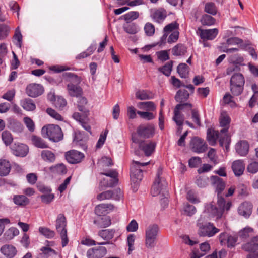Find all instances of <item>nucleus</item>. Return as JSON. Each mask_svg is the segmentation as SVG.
<instances>
[{
    "label": "nucleus",
    "mask_w": 258,
    "mask_h": 258,
    "mask_svg": "<svg viewBox=\"0 0 258 258\" xmlns=\"http://www.w3.org/2000/svg\"><path fill=\"white\" fill-rule=\"evenodd\" d=\"M218 208L216 207L212 203L207 204L205 206V213H207L210 216H215L217 219L221 218L225 211H228L232 206V202H225L224 198L218 195L217 202Z\"/></svg>",
    "instance_id": "1"
},
{
    "label": "nucleus",
    "mask_w": 258,
    "mask_h": 258,
    "mask_svg": "<svg viewBox=\"0 0 258 258\" xmlns=\"http://www.w3.org/2000/svg\"><path fill=\"white\" fill-rule=\"evenodd\" d=\"M196 225L198 227V234L200 237H212L220 231L213 223L207 221L206 216L204 215H201L198 218Z\"/></svg>",
    "instance_id": "2"
},
{
    "label": "nucleus",
    "mask_w": 258,
    "mask_h": 258,
    "mask_svg": "<svg viewBox=\"0 0 258 258\" xmlns=\"http://www.w3.org/2000/svg\"><path fill=\"white\" fill-rule=\"evenodd\" d=\"M159 231V227L157 224L151 223L146 226L144 243L147 249H152L154 248Z\"/></svg>",
    "instance_id": "3"
},
{
    "label": "nucleus",
    "mask_w": 258,
    "mask_h": 258,
    "mask_svg": "<svg viewBox=\"0 0 258 258\" xmlns=\"http://www.w3.org/2000/svg\"><path fill=\"white\" fill-rule=\"evenodd\" d=\"M149 163V162H140L138 161H133L131 167L130 176L131 184L136 190L137 189L139 182L142 179V172L144 170L145 167Z\"/></svg>",
    "instance_id": "4"
},
{
    "label": "nucleus",
    "mask_w": 258,
    "mask_h": 258,
    "mask_svg": "<svg viewBox=\"0 0 258 258\" xmlns=\"http://www.w3.org/2000/svg\"><path fill=\"white\" fill-rule=\"evenodd\" d=\"M42 134L50 141L57 142L63 139V135L61 128L57 125L48 124L42 127Z\"/></svg>",
    "instance_id": "5"
},
{
    "label": "nucleus",
    "mask_w": 258,
    "mask_h": 258,
    "mask_svg": "<svg viewBox=\"0 0 258 258\" xmlns=\"http://www.w3.org/2000/svg\"><path fill=\"white\" fill-rule=\"evenodd\" d=\"M227 131V127L221 129L220 133L213 129H208L207 133V139L209 144L213 146L216 144L217 139H219L220 145L223 146L228 140Z\"/></svg>",
    "instance_id": "6"
},
{
    "label": "nucleus",
    "mask_w": 258,
    "mask_h": 258,
    "mask_svg": "<svg viewBox=\"0 0 258 258\" xmlns=\"http://www.w3.org/2000/svg\"><path fill=\"white\" fill-rule=\"evenodd\" d=\"M162 174V168L159 167L157 170L156 178L151 188V193L153 196H157L160 194L165 195L166 192L167 183L163 177Z\"/></svg>",
    "instance_id": "7"
},
{
    "label": "nucleus",
    "mask_w": 258,
    "mask_h": 258,
    "mask_svg": "<svg viewBox=\"0 0 258 258\" xmlns=\"http://www.w3.org/2000/svg\"><path fill=\"white\" fill-rule=\"evenodd\" d=\"M78 108L79 110L84 113V115H81L79 113L75 112L73 114V117L76 120L79 122L82 127L91 133V127L88 123V118L87 115V109L84 107L83 105H86L87 103V99L85 98L81 97L79 98L78 102Z\"/></svg>",
    "instance_id": "8"
},
{
    "label": "nucleus",
    "mask_w": 258,
    "mask_h": 258,
    "mask_svg": "<svg viewBox=\"0 0 258 258\" xmlns=\"http://www.w3.org/2000/svg\"><path fill=\"white\" fill-rule=\"evenodd\" d=\"M245 80L240 73L233 75L230 80V91L234 96L239 95L243 91Z\"/></svg>",
    "instance_id": "9"
},
{
    "label": "nucleus",
    "mask_w": 258,
    "mask_h": 258,
    "mask_svg": "<svg viewBox=\"0 0 258 258\" xmlns=\"http://www.w3.org/2000/svg\"><path fill=\"white\" fill-rule=\"evenodd\" d=\"M67 221L63 214H59L56 220L55 227L57 231L59 233L61 239L62 246H66L69 242L67 237V231L66 229Z\"/></svg>",
    "instance_id": "10"
},
{
    "label": "nucleus",
    "mask_w": 258,
    "mask_h": 258,
    "mask_svg": "<svg viewBox=\"0 0 258 258\" xmlns=\"http://www.w3.org/2000/svg\"><path fill=\"white\" fill-rule=\"evenodd\" d=\"M218 239L221 245H227L229 248L234 247L241 242L238 235H232L226 232L221 233Z\"/></svg>",
    "instance_id": "11"
},
{
    "label": "nucleus",
    "mask_w": 258,
    "mask_h": 258,
    "mask_svg": "<svg viewBox=\"0 0 258 258\" xmlns=\"http://www.w3.org/2000/svg\"><path fill=\"white\" fill-rule=\"evenodd\" d=\"M192 105L190 103H183L177 104L174 109V115L173 117L174 121L175 122L177 125L178 126V131L181 133L182 130V126L184 120V115L180 113V110L184 109L186 108L191 109Z\"/></svg>",
    "instance_id": "12"
},
{
    "label": "nucleus",
    "mask_w": 258,
    "mask_h": 258,
    "mask_svg": "<svg viewBox=\"0 0 258 258\" xmlns=\"http://www.w3.org/2000/svg\"><path fill=\"white\" fill-rule=\"evenodd\" d=\"M190 147L194 152L198 153H203L207 149V145L204 140L197 137L191 139Z\"/></svg>",
    "instance_id": "13"
},
{
    "label": "nucleus",
    "mask_w": 258,
    "mask_h": 258,
    "mask_svg": "<svg viewBox=\"0 0 258 258\" xmlns=\"http://www.w3.org/2000/svg\"><path fill=\"white\" fill-rule=\"evenodd\" d=\"M219 32L217 28L203 29L199 28L197 33L200 38L204 41L212 40L214 39Z\"/></svg>",
    "instance_id": "14"
},
{
    "label": "nucleus",
    "mask_w": 258,
    "mask_h": 258,
    "mask_svg": "<svg viewBox=\"0 0 258 258\" xmlns=\"http://www.w3.org/2000/svg\"><path fill=\"white\" fill-rule=\"evenodd\" d=\"M67 161L71 164H77L81 162L84 158L83 153L75 150L69 151L65 153Z\"/></svg>",
    "instance_id": "15"
},
{
    "label": "nucleus",
    "mask_w": 258,
    "mask_h": 258,
    "mask_svg": "<svg viewBox=\"0 0 258 258\" xmlns=\"http://www.w3.org/2000/svg\"><path fill=\"white\" fill-rule=\"evenodd\" d=\"M12 153L21 157L26 156L29 152V147L25 144L20 143H15L11 147Z\"/></svg>",
    "instance_id": "16"
},
{
    "label": "nucleus",
    "mask_w": 258,
    "mask_h": 258,
    "mask_svg": "<svg viewBox=\"0 0 258 258\" xmlns=\"http://www.w3.org/2000/svg\"><path fill=\"white\" fill-rule=\"evenodd\" d=\"M101 174L106 176L107 178H110V182L107 183L105 182L106 179H103V180L100 182L101 186L111 187L115 185L118 181V179L117 178L118 173L115 170H109L102 172Z\"/></svg>",
    "instance_id": "17"
},
{
    "label": "nucleus",
    "mask_w": 258,
    "mask_h": 258,
    "mask_svg": "<svg viewBox=\"0 0 258 258\" xmlns=\"http://www.w3.org/2000/svg\"><path fill=\"white\" fill-rule=\"evenodd\" d=\"M137 133L142 137H152L155 133L154 126L151 124L141 125L137 129Z\"/></svg>",
    "instance_id": "18"
},
{
    "label": "nucleus",
    "mask_w": 258,
    "mask_h": 258,
    "mask_svg": "<svg viewBox=\"0 0 258 258\" xmlns=\"http://www.w3.org/2000/svg\"><path fill=\"white\" fill-rule=\"evenodd\" d=\"M26 93L30 97H36L41 95L43 92L42 86L36 83L28 85L26 89Z\"/></svg>",
    "instance_id": "19"
},
{
    "label": "nucleus",
    "mask_w": 258,
    "mask_h": 258,
    "mask_svg": "<svg viewBox=\"0 0 258 258\" xmlns=\"http://www.w3.org/2000/svg\"><path fill=\"white\" fill-rule=\"evenodd\" d=\"M106 252V249L104 247H93L88 250L87 256L88 258H101Z\"/></svg>",
    "instance_id": "20"
},
{
    "label": "nucleus",
    "mask_w": 258,
    "mask_h": 258,
    "mask_svg": "<svg viewBox=\"0 0 258 258\" xmlns=\"http://www.w3.org/2000/svg\"><path fill=\"white\" fill-rule=\"evenodd\" d=\"M166 16L167 12L164 9L160 8L151 11V17L156 23H162Z\"/></svg>",
    "instance_id": "21"
},
{
    "label": "nucleus",
    "mask_w": 258,
    "mask_h": 258,
    "mask_svg": "<svg viewBox=\"0 0 258 258\" xmlns=\"http://www.w3.org/2000/svg\"><path fill=\"white\" fill-rule=\"evenodd\" d=\"M252 205L251 203L245 201L241 203L238 207V214L245 218L248 217L252 213Z\"/></svg>",
    "instance_id": "22"
},
{
    "label": "nucleus",
    "mask_w": 258,
    "mask_h": 258,
    "mask_svg": "<svg viewBox=\"0 0 258 258\" xmlns=\"http://www.w3.org/2000/svg\"><path fill=\"white\" fill-rule=\"evenodd\" d=\"M200 250L198 249H194L191 254V258H201L205 255L210 250V244L205 242L200 244Z\"/></svg>",
    "instance_id": "23"
},
{
    "label": "nucleus",
    "mask_w": 258,
    "mask_h": 258,
    "mask_svg": "<svg viewBox=\"0 0 258 258\" xmlns=\"http://www.w3.org/2000/svg\"><path fill=\"white\" fill-rule=\"evenodd\" d=\"M156 146L155 142L148 141L141 143L139 147L146 156H149L154 152Z\"/></svg>",
    "instance_id": "24"
},
{
    "label": "nucleus",
    "mask_w": 258,
    "mask_h": 258,
    "mask_svg": "<svg viewBox=\"0 0 258 258\" xmlns=\"http://www.w3.org/2000/svg\"><path fill=\"white\" fill-rule=\"evenodd\" d=\"M211 182L212 185L215 188L218 195H219L225 188V184L223 179L217 176H212L211 177Z\"/></svg>",
    "instance_id": "25"
},
{
    "label": "nucleus",
    "mask_w": 258,
    "mask_h": 258,
    "mask_svg": "<svg viewBox=\"0 0 258 258\" xmlns=\"http://www.w3.org/2000/svg\"><path fill=\"white\" fill-rule=\"evenodd\" d=\"M232 170L236 176L241 175L245 170V164L242 160H237L232 164Z\"/></svg>",
    "instance_id": "26"
},
{
    "label": "nucleus",
    "mask_w": 258,
    "mask_h": 258,
    "mask_svg": "<svg viewBox=\"0 0 258 258\" xmlns=\"http://www.w3.org/2000/svg\"><path fill=\"white\" fill-rule=\"evenodd\" d=\"M0 251L7 258H13L17 253V249L12 245H4L1 248Z\"/></svg>",
    "instance_id": "27"
},
{
    "label": "nucleus",
    "mask_w": 258,
    "mask_h": 258,
    "mask_svg": "<svg viewBox=\"0 0 258 258\" xmlns=\"http://www.w3.org/2000/svg\"><path fill=\"white\" fill-rule=\"evenodd\" d=\"M249 144L247 141H240L237 143L235 146L236 152L241 156H245L249 151Z\"/></svg>",
    "instance_id": "28"
},
{
    "label": "nucleus",
    "mask_w": 258,
    "mask_h": 258,
    "mask_svg": "<svg viewBox=\"0 0 258 258\" xmlns=\"http://www.w3.org/2000/svg\"><path fill=\"white\" fill-rule=\"evenodd\" d=\"M43 194L41 196L40 198L41 201L46 204H48L51 203L54 198V195L51 194V189L49 188H44L41 189Z\"/></svg>",
    "instance_id": "29"
},
{
    "label": "nucleus",
    "mask_w": 258,
    "mask_h": 258,
    "mask_svg": "<svg viewBox=\"0 0 258 258\" xmlns=\"http://www.w3.org/2000/svg\"><path fill=\"white\" fill-rule=\"evenodd\" d=\"M113 209V206L111 204H101L97 205L95 208V213L98 216H101L106 214L108 211L112 210Z\"/></svg>",
    "instance_id": "30"
},
{
    "label": "nucleus",
    "mask_w": 258,
    "mask_h": 258,
    "mask_svg": "<svg viewBox=\"0 0 258 258\" xmlns=\"http://www.w3.org/2000/svg\"><path fill=\"white\" fill-rule=\"evenodd\" d=\"M67 90L69 94L73 97H78L82 93V88L72 83H69L67 85Z\"/></svg>",
    "instance_id": "31"
},
{
    "label": "nucleus",
    "mask_w": 258,
    "mask_h": 258,
    "mask_svg": "<svg viewBox=\"0 0 258 258\" xmlns=\"http://www.w3.org/2000/svg\"><path fill=\"white\" fill-rule=\"evenodd\" d=\"M11 168V166L9 161L0 159V176H5L7 175Z\"/></svg>",
    "instance_id": "32"
},
{
    "label": "nucleus",
    "mask_w": 258,
    "mask_h": 258,
    "mask_svg": "<svg viewBox=\"0 0 258 258\" xmlns=\"http://www.w3.org/2000/svg\"><path fill=\"white\" fill-rule=\"evenodd\" d=\"M41 157L43 160L48 163L54 162L56 158L55 154L49 150H42Z\"/></svg>",
    "instance_id": "33"
},
{
    "label": "nucleus",
    "mask_w": 258,
    "mask_h": 258,
    "mask_svg": "<svg viewBox=\"0 0 258 258\" xmlns=\"http://www.w3.org/2000/svg\"><path fill=\"white\" fill-rule=\"evenodd\" d=\"M31 141L32 144L37 148L43 149L48 147V144L40 137L32 135Z\"/></svg>",
    "instance_id": "34"
},
{
    "label": "nucleus",
    "mask_w": 258,
    "mask_h": 258,
    "mask_svg": "<svg viewBox=\"0 0 258 258\" xmlns=\"http://www.w3.org/2000/svg\"><path fill=\"white\" fill-rule=\"evenodd\" d=\"M253 232V229L250 227L247 226L241 229L237 235L241 242L249 237Z\"/></svg>",
    "instance_id": "35"
},
{
    "label": "nucleus",
    "mask_w": 258,
    "mask_h": 258,
    "mask_svg": "<svg viewBox=\"0 0 258 258\" xmlns=\"http://www.w3.org/2000/svg\"><path fill=\"white\" fill-rule=\"evenodd\" d=\"M19 234V231L15 227H11L9 228L5 232L3 235V238L6 241L12 240L14 237L17 236Z\"/></svg>",
    "instance_id": "36"
},
{
    "label": "nucleus",
    "mask_w": 258,
    "mask_h": 258,
    "mask_svg": "<svg viewBox=\"0 0 258 258\" xmlns=\"http://www.w3.org/2000/svg\"><path fill=\"white\" fill-rule=\"evenodd\" d=\"M137 107L147 111H152L156 109V105L152 101L140 102L137 104Z\"/></svg>",
    "instance_id": "37"
},
{
    "label": "nucleus",
    "mask_w": 258,
    "mask_h": 258,
    "mask_svg": "<svg viewBox=\"0 0 258 258\" xmlns=\"http://www.w3.org/2000/svg\"><path fill=\"white\" fill-rule=\"evenodd\" d=\"M179 24L176 22H173L167 25L163 29L164 36L166 37L170 32H173L174 31H178Z\"/></svg>",
    "instance_id": "38"
},
{
    "label": "nucleus",
    "mask_w": 258,
    "mask_h": 258,
    "mask_svg": "<svg viewBox=\"0 0 258 258\" xmlns=\"http://www.w3.org/2000/svg\"><path fill=\"white\" fill-rule=\"evenodd\" d=\"M14 203L19 206H25L29 204V199L24 195H15L13 197Z\"/></svg>",
    "instance_id": "39"
},
{
    "label": "nucleus",
    "mask_w": 258,
    "mask_h": 258,
    "mask_svg": "<svg viewBox=\"0 0 258 258\" xmlns=\"http://www.w3.org/2000/svg\"><path fill=\"white\" fill-rule=\"evenodd\" d=\"M189 96L188 91L185 89L179 90L177 91L175 98L177 102H182L187 100Z\"/></svg>",
    "instance_id": "40"
},
{
    "label": "nucleus",
    "mask_w": 258,
    "mask_h": 258,
    "mask_svg": "<svg viewBox=\"0 0 258 258\" xmlns=\"http://www.w3.org/2000/svg\"><path fill=\"white\" fill-rule=\"evenodd\" d=\"M21 104L22 107L27 111H33L35 108V104L30 99H25L21 101Z\"/></svg>",
    "instance_id": "41"
},
{
    "label": "nucleus",
    "mask_w": 258,
    "mask_h": 258,
    "mask_svg": "<svg viewBox=\"0 0 258 258\" xmlns=\"http://www.w3.org/2000/svg\"><path fill=\"white\" fill-rule=\"evenodd\" d=\"M114 233L113 229H105L99 231V235L105 240H109L113 237Z\"/></svg>",
    "instance_id": "42"
},
{
    "label": "nucleus",
    "mask_w": 258,
    "mask_h": 258,
    "mask_svg": "<svg viewBox=\"0 0 258 258\" xmlns=\"http://www.w3.org/2000/svg\"><path fill=\"white\" fill-rule=\"evenodd\" d=\"M204 11L211 15H215L217 13V8L214 3L208 2L205 5Z\"/></svg>",
    "instance_id": "43"
},
{
    "label": "nucleus",
    "mask_w": 258,
    "mask_h": 258,
    "mask_svg": "<svg viewBox=\"0 0 258 258\" xmlns=\"http://www.w3.org/2000/svg\"><path fill=\"white\" fill-rule=\"evenodd\" d=\"M136 97L140 100H146L152 98L153 95L151 92L145 90H138L136 92Z\"/></svg>",
    "instance_id": "44"
},
{
    "label": "nucleus",
    "mask_w": 258,
    "mask_h": 258,
    "mask_svg": "<svg viewBox=\"0 0 258 258\" xmlns=\"http://www.w3.org/2000/svg\"><path fill=\"white\" fill-rule=\"evenodd\" d=\"M242 248L248 252H252L258 250V243L255 242L252 239L250 242L243 244Z\"/></svg>",
    "instance_id": "45"
},
{
    "label": "nucleus",
    "mask_w": 258,
    "mask_h": 258,
    "mask_svg": "<svg viewBox=\"0 0 258 258\" xmlns=\"http://www.w3.org/2000/svg\"><path fill=\"white\" fill-rule=\"evenodd\" d=\"M39 232L47 238H52L55 235V232L45 227H40Z\"/></svg>",
    "instance_id": "46"
},
{
    "label": "nucleus",
    "mask_w": 258,
    "mask_h": 258,
    "mask_svg": "<svg viewBox=\"0 0 258 258\" xmlns=\"http://www.w3.org/2000/svg\"><path fill=\"white\" fill-rule=\"evenodd\" d=\"M172 52L174 55H183L186 52V47L183 45L178 44L173 48Z\"/></svg>",
    "instance_id": "47"
},
{
    "label": "nucleus",
    "mask_w": 258,
    "mask_h": 258,
    "mask_svg": "<svg viewBox=\"0 0 258 258\" xmlns=\"http://www.w3.org/2000/svg\"><path fill=\"white\" fill-rule=\"evenodd\" d=\"M201 22L203 25L210 26L215 24L216 20L210 15L204 14L201 18Z\"/></svg>",
    "instance_id": "48"
},
{
    "label": "nucleus",
    "mask_w": 258,
    "mask_h": 258,
    "mask_svg": "<svg viewBox=\"0 0 258 258\" xmlns=\"http://www.w3.org/2000/svg\"><path fill=\"white\" fill-rule=\"evenodd\" d=\"M177 72L181 78H185L189 72V68L185 63H180L177 67Z\"/></svg>",
    "instance_id": "49"
},
{
    "label": "nucleus",
    "mask_w": 258,
    "mask_h": 258,
    "mask_svg": "<svg viewBox=\"0 0 258 258\" xmlns=\"http://www.w3.org/2000/svg\"><path fill=\"white\" fill-rule=\"evenodd\" d=\"M221 126L226 127L230 122V118L226 112L222 111L219 118Z\"/></svg>",
    "instance_id": "50"
},
{
    "label": "nucleus",
    "mask_w": 258,
    "mask_h": 258,
    "mask_svg": "<svg viewBox=\"0 0 258 258\" xmlns=\"http://www.w3.org/2000/svg\"><path fill=\"white\" fill-rule=\"evenodd\" d=\"M2 138L3 141L7 146L10 145L13 140L11 133L7 131H5L2 133Z\"/></svg>",
    "instance_id": "51"
},
{
    "label": "nucleus",
    "mask_w": 258,
    "mask_h": 258,
    "mask_svg": "<svg viewBox=\"0 0 258 258\" xmlns=\"http://www.w3.org/2000/svg\"><path fill=\"white\" fill-rule=\"evenodd\" d=\"M247 171L251 174H255L258 172V161H251L247 166Z\"/></svg>",
    "instance_id": "52"
},
{
    "label": "nucleus",
    "mask_w": 258,
    "mask_h": 258,
    "mask_svg": "<svg viewBox=\"0 0 258 258\" xmlns=\"http://www.w3.org/2000/svg\"><path fill=\"white\" fill-rule=\"evenodd\" d=\"M190 109L191 110V118L192 119V121L197 126H200L201 119L198 111L196 109H192V108Z\"/></svg>",
    "instance_id": "53"
},
{
    "label": "nucleus",
    "mask_w": 258,
    "mask_h": 258,
    "mask_svg": "<svg viewBox=\"0 0 258 258\" xmlns=\"http://www.w3.org/2000/svg\"><path fill=\"white\" fill-rule=\"evenodd\" d=\"M50 170L53 172H55L58 174H65L67 172V168L65 165L63 164H57L54 166L50 168Z\"/></svg>",
    "instance_id": "54"
},
{
    "label": "nucleus",
    "mask_w": 258,
    "mask_h": 258,
    "mask_svg": "<svg viewBox=\"0 0 258 258\" xmlns=\"http://www.w3.org/2000/svg\"><path fill=\"white\" fill-rule=\"evenodd\" d=\"M113 192L111 190H108L103 192L97 196V199L99 201L108 200L112 198Z\"/></svg>",
    "instance_id": "55"
},
{
    "label": "nucleus",
    "mask_w": 258,
    "mask_h": 258,
    "mask_svg": "<svg viewBox=\"0 0 258 258\" xmlns=\"http://www.w3.org/2000/svg\"><path fill=\"white\" fill-rule=\"evenodd\" d=\"M40 251L43 253L46 257L48 258L50 256L57 254L56 252L54 249L49 246H43L40 248Z\"/></svg>",
    "instance_id": "56"
},
{
    "label": "nucleus",
    "mask_w": 258,
    "mask_h": 258,
    "mask_svg": "<svg viewBox=\"0 0 258 258\" xmlns=\"http://www.w3.org/2000/svg\"><path fill=\"white\" fill-rule=\"evenodd\" d=\"M137 114L140 115V116L144 119L150 120L154 119L155 117V115L152 112H149V111H138Z\"/></svg>",
    "instance_id": "57"
},
{
    "label": "nucleus",
    "mask_w": 258,
    "mask_h": 258,
    "mask_svg": "<svg viewBox=\"0 0 258 258\" xmlns=\"http://www.w3.org/2000/svg\"><path fill=\"white\" fill-rule=\"evenodd\" d=\"M172 64L171 62L166 63L165 66L159 68V71L167 76L170 75L172 70Z\"/></svg>",
    "instance_id": "58"
},
{
    "label": "nucleus",
    "mask_w": 258,
    "mask_h": 258,
    "mask_svg": "<svg viewBox=\"0 0 258 258\" xmlns=\"http://www.w3.org/2000/svg\"><path fill=\"white\" fill-rule=\"evenodd\" d=\"M46 112L53 118L61 121L63 120V118L60 114H59L58 112H57L54 109L48 108L46 109Z\"/></svg>",
    "instance_id": "59"
},
{
    "label": "nucleus",
    "mask_w": 258,
    "mask_h": 258,
    "mask_svg": "<svg viewBox=\"0 0 258 258\" xmlns=\"http://www.w3.org/2000/svg\"><path fill=\"white\" fill-rule=\"evenodd\" d=\"M144 31L147 36H151L155 33L154 26L151 23H147L144 26Z\"/></svg>",
    "instance_id": "60"
},
{
    "label": "nucleus",
    "mask_w": 258,
    "mask_h": 258,
    "mask_svg": "<svg viewBox=\"0 0 258 258\" xmlns=\"http://www.w3.org/2000/svg\"><path fill=\"white\" fill-rule=\"evenodd\" d=\"M230 61L233 63L243 65L244 58L239 54H235L230 56Z\"/></svg>",
    "instance_id": "61"
},
{
    "label": "nucleus",
    "mask_w": 258,
    "mask_h": 258,
    "mask_svg": "<svg viewBox=\"0 0 258 258\" xmlns=\"http://www.w3.org/2000/svg\"><path fill=\"white\" fill-rule=\"evenodd\" d=\"M53 103L56 108L62 109L66 105L67 102L64 98L60 97H57V99L54 100Z\"/></svg>",
    "instance_id": "62"
},
{
    "label": "nucleus",
    "mask_w": 258,
    "mask_h": 258,
    "mask_svg": "<svg viewBox=\"0 0 258 258\" xmlns=\"http://www.w3.org/2000/svg\"><path fill=\"white\" fill-rule=\"evenodd\" d=\"M123 17L126 21H132L138 18L139 13L137 12L132 11L125 14Z\"/></svg>",
    "instance_id": "63"
},
{
    "label": "nucleus",
    "mask_w": 258,
    "mask_h": 258,
    "mask_svg": "<svg viewBox=\"0 0 258 258\" xmlns=\"http://www.w3.org/2000/svg\"><path fill=\"white\" fill-rule=\"evenodd\" d=\"M184 211L186 215L191 216L196 213V208L193 205L187 204L184 207Z\"/></svg>",
    "instance_id": "64"
}]
</instances>
